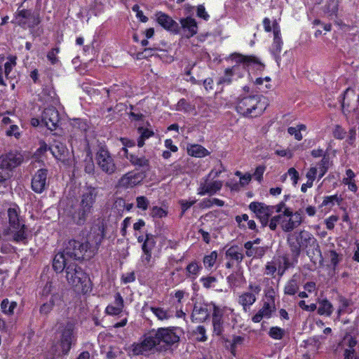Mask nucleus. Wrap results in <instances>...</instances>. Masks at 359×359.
I'll return each instance as SVG.
<instances>
[{
	"label": "nucleus",
	"instance_id": "nucleus-1",
	"mask_svg": "<svg viewBox=\"0 0 359 359\" xmlns=\"http://www.w3.org/2000/svg\"><path fill=\"white\" fill-rule=\"evenodd\" d=\"M105 231L104 219L98 218L95 220L85 242L75 240L69 241L65 249L66 254L74 259H89L95 255L102 243Z\"/></svg>",
	"mask_w": 359,
	"mask_h": 359
},
{
	"label": "nucleus",
	"instance_id": "nucleus-2",
	"mask_svg": "<svg viewBox=\"0 0 359 359\" xmlns=\"http://www.w3.org/2000/svg\"><path fill=\"white\" fill-rule=\"evenodd\" d=\"M227 60L235 62V65L224 70V74L218 79V86L229 85L233 80L243 77L247 72L246 67L251 63L257 62V59L254 57L237 53L231 54Z\"/></svg>",
	"mask_w": 359,
	"mask_h": 359
},
{
	"label": "nucleus",
	"instance_id": "nucleus-3",
	"mask_svg": "<svg viewBox=\"0 0 359 359\" xmlns=\"http://www.w3.org/2000/svg\"><path fill=\"white\" fill-rule=\"evenodd\" d=\"M20 209L13 205L8 208L6 215L8 221V227L4 231L5 236L8 239L17 243H27V233L25 231V225L19 215Z\"/></svg>",
	"mask_w": 359,
	"mask_h": 359
},
{
	"label": "nucleus",
	"instance_id": "nucleus-4",
	"mask_svg": "<svg viewBox=\"0 0 359 359\" xmlns=\"http://www.w3.org/2000/svg\"><path fill=\"white\" fill-rule=\"evenodd\" d=\"M269 104V100L264 96H245L238 100L236 109L244 116L256 117L262 114Z\"/></svg>",
	"mask_w": 359,
	"mask_h": 359
},
{
	"label": "nucleus",
	"instance_id": "nucleus-5",
	"mask_svg": "<svg viewBox=\"0 0 359 359\" xmlns=\"http://www.w3.org/2000/svg\"><path fill=\"white\" fill-rule=\"evenodd\" d=\"M68 284L76 292L86 293L90 290L88 276L74 263H69L66 269Z\"/></svg>",
	"mask_w": 359,
	"mask_h": 359
},
{
	"label": "nucleus",
	"instance_id": "nucleus-6",
	"mask_svg": "<svg viewBox=\"0 0 359 359\" xmlns=\"http://www.w3.org/2000/svg\"><path fill=\"white\" fill-rule=\"evenodd\" d=\"M96 196L97 192L94 188L87 187L83 191L79 208L72 215L75 224L82 225L85 223L88 216L91 213Z\"/></svg>",
	"mask_w": 359,
	"mask_h": 359
},
{
	"label": "nucleus",
	"instance_id": "nucleus-7",
	"mask_svg": "<svg viewBox=\"0 0 359 359\" xmlns=\"http://www.w3.org/2000/svg\"><path fill=\"white\" fill-rule=\"evenodd\" d=\"M276 212L278 213V217L280 219V226L286 232L298 227L303 219L302 212L299 210L294 212L286 205L285 201L276 205Z\"/></svg>",
	"mask_w": 359,
	"mask_h": 359
},
{
	"label": "nucleus",
	"instance_id": "nucleus-8",
	"mask_svg": "<svg viewBox=\"0 0 359 359\" xmlns=\"http://www.w3.org/2000/svg\"><path fill=\"white\" fill-rule=\"evenodd\" d=\"M61 339L59 343L60 352L58 355L67 354L75 341L74 325L72 323L67 322L61 330Z\"/></svg>",
	"mask_w": 359,
	"mask_h": 359
},
{
	"label": "nucleus",
	"instance_id": "nucleus-9",
	"mask_svg": "<svg viewBox=\"0 0 359 359\" xmlns=\"http://www.w3.org/2000/svg\"><path fill=\"white\" fill-rule=\"evenodd\" d=\"M249 208L256 215L263 226H266L269 222V217L273 212H276V205H267L259 202H252L249 205Z\"/></svg>",
	"mask_w": 359,
	"mask_h": 359
},
{
	"label": "nucleus",
	"instance_id": "nucleus-10",
	"mask_svg": "<svg viewBox=\"0 0 359 359\" xmlns=\"http://www.w3.org/2000/svg\"><path fill=\"white\" fill-rule=\"evenodd\" d=\"M181 330L177 327L159 328L155 334L158 344L172 345L179 341Z\"/></svg>",
	"mask_w": 359,
	"mask_h": 359
},
{
	"label": "nucleus",
	"instance_id": "nucleus-11",
	"mask_svg": "<svg viewBox=\"0 0 359 359\" xmlns=\"http://www.w3.org/2000/svg\"><path fill=\"white\" fill-rule=\"evenodd\" d=\"M223 186V182L218 180H212L205 177L201 182L197 189V194L200 196L214 195L219 191Z\"/></svg>",
	"mask_w": 359,
	"mask_h": 359
},
{
	"label": "nucleus",
	"instance_id": "nucleus-12",
	"mask_svg": "<svg viewBox=\"0 0 359 359\" xmlns=\"http://www.w3.org/2000/svg\"><path fill=\"white\" fill-rule=\"evenodd\" d=\"M315 241L313 236L305 231H302L295 236V241H293V236L288 238L291 250L296 256L299 254L301 248H306L311 242L314 243Z\"/></svg>",
	"mask_w": 359,
	"mask_h": 359
},
{
	"label": "nucleus",
	"instance_id": "nucleus-13",
	"mask_svg": "<svg viewBox=\"0 0 359 359\" xmlns=\"http://www.w3.org/2000/svg\"><path fill=\"white\" fill-rule=\"evenodd\" d=\"M96 162L102 171L107 173H113L115 171L116 166L109 152L101 148L97 153Z\"/></svg>",
	"mask_w": 359,
	"mask_h": 359
},
{
	"label": "nucleus",
	"instance_id": "nucleus-14",
	"mask_svg": "<svg viewBox=\"0 0 359 359\" xmlns=\"http://www.w3.org/2000/svg\"><path fill=\"white\" fill-rule=\"evenodd\" d=\"M249 290L250 291L242 293L238 297V303L243 306L245 311H247L256 302V296L260 292L261 287L258 285L250 284Z\"/></svg>",
	"mask_w": 359,
	"mask_h": 359
},
{
	"label": "nucleus",
	"instance_id": "nucleus-15",
	"mask_svg": "<svg viewBox=\"0 0 359 359\" xmlns=\"http://www.w3.org/2000/svg\"><path fill=\"white\" fill-rule=\"evenodd\" d=\"M15 23L23 27H32L39 22V18L29 10L18 11L15 16Z\"/></svg>",
	"mask_w": 359,
	"mask_h": 359
},
{
	"label": "nucleus",
	"instance_id": "nucleus-16",
	"mask_svg": "<svg viewBox=\"0 0 359 359\" xmlns=\"http://www.w3.org/2000/svg\"><path fill=\"white\" fill-rule=\"evenodd\" d=\"M59 119L58 111L53 106L45 109L41 115L42 124L50 130H54L57 128Z\"/></svg>",
	"mask_w": 359,
	"mask_h": 359
},
{
	"label": "nucleus",
	"instance_id": "nucleus-17",
	"mask_svg": "<svg viewBox=\"0 0 359 359\" xmlns=\"http://www.w3.org/2000/svg\"><path fill=\"white\" fill-rule=\"evenodd\" d=\"M358 99V95L354 93L353 90L348 88L345 91L341 106L343 113L347 117L351 112L355 111L357 109Z\"/></svg>",
	"mask_w": 359,
	"mask_h": 359
},
{
	"label": "nucleus",
	"instance_id": "nucleus-18",
	"mask_svg": "<svg viewBox=\"0 0 359 359\" xmlns=\"http://www.w3.org/2000/svg\"><path fill=\"white\" fill-rule=\"evenodd\" d=\"M23 161L22 156L18 152H10L0 156V168L11 169L19 165Z\"/></svg>",
	"mask_w": 359,
	"mask_h": 359
},
{
	"label": "nucleus",
	"instance_id": "nucleus-19",
	"mask_svg": "<svg viewBox=\"0 0 359 359\" xmlns=\"http://www.w3.org/2000/svg\"><path fill=\"white\" fill-rule=\"evenodd\" d=\"M47 175L46 169H39L33 176L32 180V188L36 193H42L47 187Z\"/></svg>",
	"mask_w": 359,
	"mask_h": 359
},
{
	"label": "nucleus",
	"instance_id": "nucleus-20",
	"mask_svg": "<svg viewBox=\"0 0 359 359\" xmlns=\"http://www.w3.org/2000/svg\"><path fill=\"white\" fill-rule=\"evenodd\" d=\"M273 42L272 43L271 51L274 55L276 61L279 63V53L282 50L283 41L280 36V29L276 20L273 22Z\"/></svg>",
	"mask_w": 359,
	"mask_h": 359
},
{
	"label": "nucleus",
	"instance_id": "nucleus-21",
	"mask_svg": "<svg viewBox=\"0 0 359 359\" xmlns=\"http://www.w3.org/2000/svg\"><path fill=\"white\" fill-rule=\"evenodd\" d=\"M50 151L53 156L60 161L65 163L68 161L70 154L67 147L59 140H55L50 147Z\"/></svg>",
	"mask_w": 359,
	"mask_h": 359
},
{
	"label": "nucleus",
	"instance_id": "nucleus-22",
	"mask_svg": "<svg viewBox=\"0 0 359 359\" xmlns=\"http://www.w3.org/2000/svg\"><path fill=\"white\" fill-rule=\"evenodd\" d=\"M144 179L140 172H129L124 175L119 180L118 185L126 189L133 188L139 184Z\"/></svg>",
	"mask_w": 359,
	"mask_h": 359
},
{
	"label": "nucleus",
	"instance_id": "nucleus-23",
	"mask_svg": "<svg viewBox=\"0 0 359 359\" xmlns=\"http://www.w3.org/2000/svg\"><path fill=\"white\" fill-rule=\"evenodd\" d=\"M155 15L157 22L165 29L173 33H177L179 32L177 22L173 20L168 15L159 11L157 12Z\"/></svg>",
	"mask_w": 359,
	"mask_h": 359
},
{
	"label": "nucleus",
	"instance_id": "nucleus-24",
	"mask_svg": "<svg viewBox=\"0 0 359 359\" xmlns=\"http://www.w3.org/2000/svg\"><path fill=\"white\" fill-rule=\"evenodd\" d=\"M210 308H212V325L214 333L220 335L223 331L222 316L224 312V309L217 306L215 304H210Z\"/></svg>",
	"mask_w": 359,
	"mask_h": 359
},
{
	"label": "nucleus",
	"instance_id": "nucleus-25",
	"mask_svg": "<svg viewBox=\"0 0 359 359\" xmlns=\"http://www.w3.org/2000/svg\"><path fill=\"white\" fill-rule=\"evenodd\" d=\"M210 304H196L191 314L192 320L196 323L205 320L209 316L210 312L212 311V308H210Z\"/></svg>",
	"mask_w": 359,
	"mask_h": 359
},
{
	"label": "nucleus",
	"instance_id": "nucleus-26",
	"mask_svg": "<svg viewBox=\"0 0 359 359\" xmlns=\"http://www.w3.org/2000/svg\"><path fill=\"white\" fill-rule=\"evenodd\" d=\"M274 309L275 306L273 302H264L262 308L252 317V321L254 323H259L263 318H269L271 316Z\"/></svg>",
	"mask_w": 359,
	"mask_h": 359
},
{
	"label": "nucleus",
	"instance_id": "nucleus-27",
	"mask_svg": "<svg viewBox=\"0 0 359 359\" xmlns=\"http://www.w3.org/2000/svg\"><path fill=\"white\" fill-rule=\"evenodd\" d=\"M123 299L119 293H116L114 296V301L108 305L105 309V312L110 316L119 315L123 309Z\"/></svg>",
	"mask_w": 359,
	"mask_h": 359
},
{
	"label": "nucleus",
	"instance_id": "nucleus-28",
	"mask_svg": "<svg viewBox=\"0 0 359 359\" xmlns=\"http://www.w3.org/2000/svg\"><path fill=\"white\" fill-rule=\"evenodd\" d=\"M180 23L185 36L190 38L195 35L198 32L196 21L190 17L181 19Z\"/></svg>",
	"mask_w": 359,
	"mask_h": 359
},
{
	"label": "nucleus",
	"instance_id": "nucleus-29",
	"mask_svg": "<svg viewBox=\"0 0 359 359\" xmlns=\"http://www.w3.org/2000/svg\"><path fill=\"white\" fill-rule=\"evenodd\" d=\"M145 311L149 310L154 315L160 320H168L173 317V312L170 309H164L162 307L149 306L145 305L144 306Z\"/></svg>",
	"mask_w": 359,
	"mask_h": 359
},
{
	"label": "nucleus",
	"instance_id": "nucleus-30",
	"mask_svg": "<svg viewBox=\"0 0 359 359\" xmlns=\"http://www.w3.org/2000/svg\"><path fill=\"white\" fill-rule=\"evenodd\" d=\"M63 303L62 295L60 294H53L51 297L50 302L44 303L40 308V313L41 314H48L55 306H60Z\"/></svg>",
	"mask_w": 359,
	"mask_h": 359
},
{
	"label": "nucleus",
	"instance_id": "nucleus-31",
	"mask_svg": "<svg viewBox=\"0 0 359 359\" xmlns=\"http://www.w3.org/2000/svg\"><path fill=\"white\" fill-rule=\"evenodd\" d=\"M244 248L246 250L245 255L249 257L260 258L263 257L266 252V248L254 246L253 243L250 241L245 243Z\"/></svg>",
	"mask_w": 359,
	"mask_h": 359
},
{
	"label": "nucleus",
	"instance_id": "nucleus-32",
	"mask_svg": "<svg viewBox=\"0 0 359 359\" xmlns=\"http://www.w3.org/2000/svg\"><path fill=\"white\" fill-rule=\"evenodd\" d=\"M67 256L65 250L55 255L53 262V267L55 271L62 272L65 269H67V266L69 264Z\"/></svg>",
	"mask_w": 359,
	"mask_h": 359
},
{
	"label": "nucleus",
	"instance_id": "nucleus-33",
	"mask_svg": "<svg viewBox=\"0 0 359 359\" xmlns=\"http://www.w3.org/2000/svg\"><path fill=\"white\" fill-rule=\"evenodd\" d=\"M41 98L45 102L50 104L51 106H55L59 103V99L55 90L50 87L43 90Z\"/></svg>",
	"mask_w": 359,
	"mask_h": 359
},
{
	"label": "nucleus",
	"instance_id": "nucleus-34",
	"mask_svg": "<svg viewBox=\"0 0 359 359\" xmlns=\"http://www.w3.org/2000/svg\"><path fill=\"white\" fill-rule=\"evenodd\" d=\"M187 153L189 155L196 158L205 157L210 154L205 147L199 144L188 145Z\"/></svg>",
	"mask_w": 359,
	"mask_h": 359
},
{
	"label": "nucleus",
	"instance_id": "nucleus-35",
	"mask_svg": "<svg viewBox=\"0 0 359 359\" xmlns=\"http://www.w3.org/2000/svg\"><path fill=\"white\" fill-rule=\"evenodd\" d=\"M244 341V337L242 336H233L231 340H226V346L229 349L231 354L234 356L236 355L237 348L241 346Z\"/></svg>",
	"mask_w": 359,
	"mask_h": 359
},
{
	"label": "nucleus",
	"instance_id": "nucleus-36",
	"mask_svg": "<svg viewBox=\"0 0 359 359\" xmlns=\"http://www.w3.org/2000/svg\"><path fill=\"white\" fill-rule=\"evenodd\" d=\"M342 198L337 194L325 196L320 205L321 207H327L330 211L335 205H340Z\"/></svg>",
	"mask_w": 359,
	"mask_h": 359
},
{
	"label": "nucleus",
	"instance_id": "nucleus-37",
	"mask_svg": "<svg viewBox=\"0 0 359 359\" xmlns=\"http://www.w3.org/2000/svg\"><path fill=\"white\" fill-rule=\"evenodd\" d=\"M226 257L241 262L244 255L242 250L238 246H231L226 251Z\"/></svg>",
	"mask_w": 359,
	"mask_h": 359
},
{
	"label": "nucleus",
	"instance_id": "nucleus-38",
	"mask_svg": "<svg viewBox=\"0 0 359 359\" xmlns=\"http://www.w3.org/2000/svg\"><path fill=\"white\" fill-rule=\"evenodd\" d=\"M274 262H276L278 273L280 276H283L285 270L289 267L290 264L288 258L286 256H279L273 258Z\"/></svg>",
	"mask_w": 359,
	"mask_h": 359
},
{
	"label": "nucleus",
	"instance_id": "nucleus-39",
	"mask_svg": "<svg viewBox=\"0 0 359 359\" xmlns=\"http://www.w3.org/2000/svg\"><path fill=\"white\" fill-rule=\"evenodd\" d=\"M306 130V126L304 124H298L296 126L289 127L287 128V133L294 136V139L300 141L303 139V135H302V131Z\"/></svg>",
	"mask_w": 359,
	"mask_h": 359
},
{
	"label": "nucleus",
	"instance_id": "nucleus-40",
	"mask_svg": "<svg viewBox=\"0 0 359 359\" xmlns=\"http://www.w3.org/2000/svg\"><path fill=\"white\" fill-rule=\"evenodd\" d=\"M17 307V303L13 301H9L8 299H5L1 302V311L6 315H13L14 310Z\"/></svg>",
	"mask_w": 359,
	"mask_h": 359
},
{
	"label": "nucleus",
	"instance_id": "nucleus-41",
	"mask_svg": "<svg viewBox=\"0 0 359 359\" xmlns=\"http://www.w3.org/2000/svg\"><path fill=\"white\" fill-rule=\"evenodd\" d=\"M227 280L229 284L233 286H238L245 282V278L241 270H238L235 273L229 275L227 277Z\"/></svg>",
	"mask_w": 359,
	"mask_h": 359
},
{
	"label": "nucleus",
	"instance_id": "nucleus-42",
	"mask_svg": "<svg viewBox=\"0 0 359 359\" xmlns=\"http://www.w3.org/2000/svg\"><path fill=\"white\" fill-rule=\"evenodd\" d=\"M318 313L320 315L330 316L332 313V306L331 303L326 299L320 301L319 302Z\"/></svg>",
	"mask_w": 359,
	"mask_h": 359
},
{
	"label": "nucleus",
	"instance_id": "nucleus-43",
	"mask_svg": "<svg viewBox=\"0 0 359 359\" xmlns=\"http://www.w3.org/2000/svg\"><path fill=\"white\" fill-rule=\"evenodd\" d=\"M130 163L138 167H147L149 165V161L144 156L138 157L133 154H130L126 157Z\"/></svg>",
	"mask_w": 359,
	"mask_h": 359
},
{
	"label": "nucleus",
	"instance_id": "nucleus-44",
	"mask_svg": "<svg viewBox=\"0 0 359 359\" xmlns=\"http://www.w3.org/2000/svg\"><path fill=\"white\" fill-rule=\"evenodd\" d=\"M186 270L187 276L192 279H195L199 274L201 266L198 263L193 262L187 265Z\"/></svg>",
	"mask_w": 359,
	"mask_h": 359
},
{
	"label": "nucleus",
	"instance_id": "nucleus-45",
	"mask_svg": "<svg viewBox=\"0 0 359 359\" xmlns=\"http://www.w3.org/2000/svg\"><path fill=\"white\" fill-rule=\"evenodd\" d=\"M329 158L324 156L317 165L318 178H322L329 168Z\"/></svg>",
	"mask_w": 359,
	"mask_h": 359
},
{
	"label": "nucleus",
	"instance_id": "nucleus-46",
	"mask_svg": "<svg viewBox=\"0 0 359 359\" xmlns=\"http://www.w3.org/2000/svg\"><path fill=\"white\" fill-rule=\"evenodd\" d=\"M217 252L216 251L211 252L203 258V264L206 269H210L216 263L217 259Z\"/></svg>",
	"mask_w": 359,
	"mask_h": 359
},
{
	"label": "nucleus",
	"instance_id": "nucleus-47",
	"mask_svg": "<svg viewBox=\"0 0 359 359\" xmlns=\"http://www.w3.org/2000/svg\"><path fill=\"white\" fill-rule=\"evenodd\" d=\"M299 290L297 281L294 279L290 280L285 285L284 292L286 294L294 295Z\"/></svg>",
	"mask_w": 359,
	"mask_h": 359
},
{
	"label": "nucleus",
	"instance_id": "nucleus-48",
	"mask_svg": "<svg viewBox=\"0 0 359 359\" xmlns=\"http://www.w3.org/2000/svg\"><path fill=\"white\" fill-rule=\"evenodd\" d=\"M141 343L147 353L158 344L155 335L146 337Z\"/></svg>",
	"mask_w": 359,
	"mask_h": 359
},
{
	"label": "nucleus",
	"instance_id": "nucleus-49",
	"mask_svg": "<svg viewBox=\"0 0 359 359\" xmlns=\"http://www.w3.org/2000/svg\"><path fill=\"white\" fill-rule=\"evenodd\" d=\"M155 244L154 237L151 235H147L142 247L143 252H151Z\"/></svg>",
	"mask_w": 359,
	"mask_h": 359
},
{
	"label": "nucleus",
	"instance_id": "nucleus-50",
	"mask_svg": "<svg viewBox=\"0 0 359 359\" xmlns=\"http://www.w3.org/2000/svg\"><path fill=\"white\" fill-rule=\"evenodd\" d=\"M40 293L42 296L44 297H47L49 294H51L52 297L53 294H60L59 292H57L56 287L53 285L51 281L47 282L45 284Z\"/></svg>",
	"mask_w": 359,
	"mask_h": 359
},
{
	"label": "nucleus",
	"instance_id": "nucleus-51",
	"mask_svg": "<svg viewBox=\"0 0 359 359\" xmlns=\"http://www.w3.org/2000/svg\"><path fill=\"white\" fill-rule=\"evenodd\" d=\"M128 353L133 355H138L147 353L141 342L133 344L128 348Z\"/></svg>",
	"mask_w": 359,
	"mask_h": 359
},
{
	"label": "nucleus",
	"instance_id": "nucleus-52",
	"mask_svg": "<svg viewBox=\"0 0 359 359\" xmlns=\"http://www.w3.org/2000/svg\"><path fill=\"white\" fill-rule=\"evenodd\" d=\"M338 11V4L334 1L331 0L327 5L325 6V12L329 16H335Z\"/></svg>",
	"mask_w": 359,
	"mask_h": 359
},
{
	"label": "nucleus",
	"instance_id": "nucleus-53",
	"mask_svg": "<svg viewBox=\"0 0 359 359\" xmlns=\"http://www.w3.org/2000/svg\"><path fill=\"white\" fill-rule=\"evenodd\" d=\"M285 334V330L278 327H272L269 332V336L274 339H281Z\"/></svg>",
	"mask_w": 359,
	"mask_h": 359
},
{
	"label": "nucleus",
	"instance_id": "nucleus-54",
	"mask_svg": "<svg viewBox=\"0 0 359 359\" xmlns=\"http://www.w3.org/2000/svg\"><path fill=\"white\" fill-rule=\"evenodd\" d=\"M16 57H14V56H10L8 58V61L5 63L4 65V73H5V75L6 77H8L9 76V74L10 72H11V70L13 69V68L16 65Z\"/></svg>",
	"mask_w": 359,
	"mask_h": 359
},
{
	"label": "nucleus",
	"instance_id": "nucleus-55",
	"mask_svg": "<svg viewBox=\"0 0 359 359\" xmlns=\"http://www.w3.org/2000/svg\"><path fill=\"white\" fill-rule=\"evenodd\" d=\"M167 211L160 207L154 206L151 210V216L154 218H163L167 216Z\"/></svg>",
	"mask_w": 359,
	"mask_h": 359
},
{
	"label": "nucleus",
	"instance_id": "nucleus-56",
	"mask_svg": "<svg viewBox=\"0 0 359 359\" xmlns=\"http://www.w3.org/2000/svg\"><path fill=\"white\" fill-rule=\"evenodd\" d=\"M271 79L269 76L256 79L255 83L257 86H262V90H267L271 88Z\"/></svg>",
	"mask_w": 359,
	"mask_h": 359
},
{
	"label": "nucleus",
	"instance_id": "nucleus-57",
	"mask_svg": "<svg viewBox=\"0 0 359 359\" xmlns=\"http://www.w3.org/2000/svg\"><path fill=\"white\" fill-rule=\"evenodd\" d=\"M224 171V168L222 163H219L217 167L211 170L209 174L206 176L212 180L216 179L219 175Z\"/></svg>",
	"mask_w": 359,
	"mask_h": 359
},
{
	"label": "nucleus",
	"instance_id": "nucleus-58",
	"mask_svg": "<svg viewBox=\"0 0 359 359\" xmlns=\"http://www.w3.org/2000/svg\"><path fill=\"white\" fill-rule=\"evenodd\" d=\"M333 136L338 140H343L346 134V130L339 125H336L333 129Z\"/></svg>",
	"mask_w": 359,
	"mask_h": 359
},
{
	"label": "nucleus",
	"instance_id": "nucleus-59",
	"mask_svg": "<svg viewBox=\"0 0 359 359\" xmlns=\"http://www.w3.org/2000/svg\"><path fill=\"white\" fill-rule=\"evenodd\" d=\"M200 280L205 288L214 287L217 282V279L213 276L202 277Z\"/></svg>",
	"mask_w": 359,
	"mask_h": 359
},
{
	"label": "nucleus",
	"instance_id": "nucleus-60",
	"mask_svg": "<svg viewBox=\"0 0 359 359\" xmlns=\"http://www.w3.org/2000/svg\"><path fill=\"white\" fill-rule=\"evenodd\" d=\"M277 264L274 260L269 262L265 267V274L268 276H273L276 271H278Z\"/></svg>",
	"mask_w": 359,
	"mask_h": 359
},
{
	"label": "nucleus",
	"instance_id": "nucleus-61",
	"mask_svg": "<svg viewBox=\"0 0 359 359\" xmlns=\"http://www.w3.org/2000/svg\"><path fill=\"white\" fill-rule=\"evenodd\" d=\"M59 52L60 49L58 48H55L48 53L47 58L52 65H55L58 62L59 60L57 55Z\"/></svg>",
	"mask_w": 359,
	"mask_h": 359
},
{
	"label": "nucleus",
	"instance_id": "nucleus-62",
	"mask_svg": "<svg viewBox=\"0 0 359 359\" xmlns=\"http://www.w3.org/2000/svg\"><path fill=\"white\" fill-rule=\"evenodd\" d=\"M205 329L203 326H198L195 331L196 339L199 341H205L207 339Z\"/></svg>",
	"mask_w": 359,
	"mask_h": 359
},
{
	"label": "nucleus",
	"instance_id": "nucleus-63",
	"mask_svg": "<svg viewBox=\"0 0 359 359\" xmlns=\"http://www.w3.org/2000/svg\"><path fill=\"white\" fill-rule=\"evenodd\" d=\"M137 207L142 210H146L148 208L149 201L144 196H138L136 198Z\"/></svg>",
	"mask_w": 359,
	"mask_h": 359
},
{
	"label": "nucleus",
	"instance_id": "nucleus-64",
	"mask_svg": "<svg viewBox=\"0 0 359 359\" xmlns=\"http://www.w3.org/2000/svg\"><path fill=\"white\" fill-rule=\"evenodd\" d=\"M6 135L8 136H14L15 138H19L20 136L19 127L17 125H11L9 128L6 130Z\"/></svg>",
	"mask_w": 359,
	"mask_h": 359
}]
</instances>
